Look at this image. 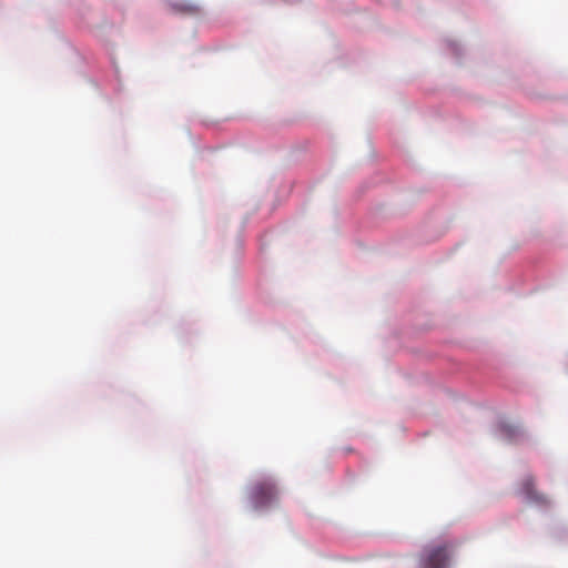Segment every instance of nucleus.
I'll use <instances>...</instances> for the list:
<instances>
[{
  "instance_id": "obj_4",
  "label": "nucleus",
  "mask_w": 568,
  "mask_h": 568,
  "mask_svg": "<svg viewBox=\"0 0 568 568\" xmlns=\"http://www.w3.org/2000/svg\"><path fill=\"white\" fill-rule=\"evenodd\" d=\"M178 11L180 12H184V13H196L197 12V7L195 4H179V6H175L174 7Z\"/></svg>"
},
{
  "instance_id": "obj_2",
  "label": "nucleus",
  "mask_w": 568,
  "mask_h": 568,
  "mask_svg": "<svg viewBox=\"0 0 568 568\" xmlns=\"http://www.w3.org/2000/svg\"><path fill=\"white\" fill-rule=\"evenodd\" d=\"M277 495L275 485L265 480L253 487L252 498L256 508L268 505Z\"/></svg>"
},
{
  "instance_id": "obj_3",
  "label": "nucleus",
  "mask_w": 568,
  "mask_h": 568,
  "mask_svg": "<svg viewBox=\"0 0 568 568\" xmlns=\"http://www.w3.org/2000/svg\"><path fill=\"white\" fill-rule=\"evenodd\" d=\"M519 494L523 495L527 500L532 503L546 504L547 501L546 497L535 489V479L532 476H526L521 480Z\"/></svg>"
},
{
  "instance_id": "obj_1",
  "label": "nucleus",
  "mask_w": 568,
  "mask_h": 568,
  "mask_svg": "<svg viewBox=\"0 0 568 568\" xmlns=\"http://www.w3.org/2000/svg\"><path fill=\"white\" fill-rule=\"evenodd\" d=\"M450 558L448 544L430 546L425 549L422 558L423 568H446Z\"/></svg>"
}]
</instances>
